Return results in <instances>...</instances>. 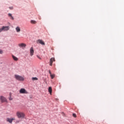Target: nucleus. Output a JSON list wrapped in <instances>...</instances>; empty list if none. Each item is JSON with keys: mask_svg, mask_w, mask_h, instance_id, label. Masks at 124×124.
<instances>
[{"mask_svg": "<svg viewBox=\"0 0 124 124\" xmlns=\"http://www.w3.org/2000/svg\"><path fill=\"white\" fill-rule=\"evenodd\" d=\"M55 58H51L50 59V62H49V65L50 66H52L53 65V62H55Z\"/></svg>", "mask_w": 124, "mask_h": 124, "instance_id": "nucleus-6", "label": "nucleus"}, {"mask_svg": "<svg viewBox=\"0 0 124 124\" xmlns=\"http://www.w3.org/2000/svg\"><path fill=\"white\" fill-rule=\"evenodd\" d=\"M31 24H36V21L35 20H32L31 21Z\"/></svg>", "mask_w": 124, "mask_h": 124, "instance_id": "nucleus-16", "label": "nucleus"}, {"mask_svg": "<svg viewBox=\"0 0 124 124\" xmlns=\"http://www.w3.org/2000/svg\"><path fill=\"white\" fill-rule=\"evenodd\" d=\"M16 32H20V31H21V28H20V27L17 26L16 28Z\"/></svg>", "mask_w": 124, "mask_h": 124, "instance_id": "nucleus-11", "label": "nucleus"}, {"mask_svg": "<svg viewBox=\"0 0 124 124\" xmlns=\"http://www.w3.org/2000/svg\"><path fill=\"white\" fill-rule=\"evenodd\" d=\"M0 54L1 55L3 54V51L1 49H0Z\"/></svg>", "mask_w": 124, "mask_h": 124, "instance_id": "nucleus-20", "label": "nucleus"}, {"mask_svg": "<svg viewBox=\"0 0 124 124\" xmlns=\"http://www.w3.org/2000/svg\"><path fill=\"white\" fill-rule=\"evenodd\" d=\"M20 93H28V92L26 91L25 89H21L19 91Z\"/></svg>", "mask_w": 124, "mask_h": 124, "instance_id": "nucleus-8", "label": "nucleus"}, {"mask_svg": "<svg viewBox=\"0 0 124 124\" xmlns=\"http://www.w3.org/2000/svg\"><path fill=\"white\" fill-rule=\"evenodd\" d=\"M32 80L33 81H37V80H38V78H32Z\"/></svg>", "mask_w": 124, "mask_h": 124, "instance_id": "nucleus-15", "label": "nucleus"}, {"mask_svg": "<svg viewBox=\"0 0 124 124\" xmlns=\"http://www.w3.org/2000/svg\"><path fill=\"white\" fill-rule=\"evenodd\" d=\"M9 8H10V9H11V10L13 9V8L12 7H9Z\"/></svg>", "mask_w": 124, "mask_h": 124, "instance_id": "nucleus-23", "label": "nucleus"}, {"mask_svg": "<svg viewBox=\"0 0 124 124\" xmlns=\"http://www.w3.org/2000/svg\"><path fill=\"white\" fill-rule=\"evenodd\" d=\"M12 58L14 60H15L16 62H17L18 61V58H17L14 55H12Z\"/></svg>", "mask_w": 124, "mask_h": 124, "instance_id": "nucleus-12", "label": "nucleus"}, {"mask_svg": "<svg viewBox=\"0 0 124 124\" xmlns=\"http://www.w3.org/2000/svg\"><path fill=\"white\" fill-rule=\"evenodd\" d=\"M9 17H10V19L11 20H14V17L12 16V14H8Z\"/></svg>", "mask_w": 124, "mask_h": 124, "instance_id": "nucleus-13", "label": "nucleus"}, {"mask_svg": "<svg viewBox=\"0 0 124 124\" xmlns=\"http://www.w3.org/2000/svg\"><path fill=\"white\" fill-rule=\"evenodd\" d=\"M18 46L20 48H25L27 46V45H26V44L24 43H20L18 44Z\"/></svg>", "mask_w": 124, "mask_h": 124, "instance_id": "nucleus-5", "label": "nucleus"}, {"mask_svg": "<svg viewBox=\"0 0 124 124\" xmlns=\"http://www.w3.org/2000/svg\"><path fill=\"white\" fill-rule=\"evenodd\" d=\"M2 29L3 31H8L9 30V27L8 26H3L2 27Z\"/></svg>", "mask_w": 124, "mask_h": 124, "instance_id": "nucleus-10", "label": "nucleus"}, {"mask_svg": "<svg viewBox=\"0 0 124 124\" xmlns=\"http://www.w3.org/2000/svg\"><path fill=\"white\" fill-rule=\"evenodd\" d=\"M9 96H10L9 98V100H12V99H13L11 97V93H10Z\"/></svg>", "mask_w": 124, "mask_h": 124, "instance_id": "nucleus-17", "label": "nucleus"}, {"mask_svg": "<svg viewBox=\"0 0 124 124\" xmlns=\"http://www.w3.org/2000/svg\"><path fill=\"white\" fill-rule=\"evenodd\" d=\"M15 78L18 81H24V80H25V78H24L23 77L17 75H15Z\"/></svg>", "mask_w": 124, "mask_h": 124, "instance_id": "nucleus-2", "label": "nucleus"}, {"mask_svg": "<svg viewBox=\"0 0 124 124\" xmlns=\"http://www.w3.org/2000/svg\"><path fill=\"white\" fill-rule=\"evenodd\" d=\"M48 92H49L50 94H52V87H49L48 88Z\"/></svg>", "mask_w": 124, "mask_h": 124, "instance_id": "nucleus-14", "label": "nucleus"}, {"mask_svg": "<svg viewBox=\"0 0 124 124\" xmlns=\"http://www.w3.org/2000/svg\"><path fill=\"white\" fill-rule=\"evenodd\" d=\"M37 58H38V59H40V60H41V58H40L38 56H37Z\"/></svg>", "mask_w": 124, "mask_h": 124, "instance_id": "nucleus-24", "label": "nucleus"}, {"mask_svg": "<svg viewBox=\"0 0 124 124\" xmlns=\"http://www.w3.org/2000/svg\"><path fill=\"white\" fill-rule=\"evenodd\" d=\"M0 100L1 101V102H2V103H3V102H7V100L3 96H0Z\"/></svg>", "mask_w": 124, "mask_h": 124, "instance_id": "nucleus-3", "label": "nucleus"}, {"mask_svg": "<svg viewBox=\"0 0 124 124\" xmlns=\"http://www.w3.org/2000/svg\"><path fill=\"white\" fill-rule=\"evenodd\" d=\"M16 116L19 119H24L25 118V114L19 111L16 112Z\"/></svg>", "mask_w": 124, "mask_h": 124, "instance_id": "nucleus-1", "label": "nucleus"}, {"mask_svg": "<svg viewBox=\"0 0 124 124\" xmlns=\"http://www.w3.org/2000/svg\"><path fill=\"white\" fill-rule=\"evenodd\" d=\"M37 43H39V44H41L42 45H45V43L42 40L39 39L37 41Z\"/></svg>", "mask_w": 124, "mask_h": 124, "instance_id": "nucleus-7", "label": "nucleus"}, {"mask_svg": "<svg viewBox=\"0 0 124 124\" xmlns=\"http://www.w3.org/2000/svg\"><path fill=\"white\" fill-rule=\"evenodd\" d=\"M3 30L2 29V28H0V32H1V31H2Z\"/></svg>", "mask_w": 124, "mask_h": 124, "instance_id": "nucleus-21", "label": "nucleus"}, {"mask_svg": "<svg viewBox=\"0 0 124 124\" xmlns=\"http://www.w3.org/2000/svg\"><path fill=\"white\" fill-rule=\"evenodd\" d=\"M34 53V50H33V47H31L30 49V56L32 57L33 56V53Z\"/></svg>", "mask_w": 124, "mask_h": 124, "instance_id": "nucleus-9", "label": "nucleus"}, {"mask_svg": "<svg viewBox=\"0 0 124 124\" xmlns=\"http://www.w3.org/2000/svg\"><path fill=\"white\" fill-rule=\"evenodd\" d=\"M15 120V118H7L6 121L8 122V123H9L10 124H12V122Z\"/></svg>", "mask_w": 124, "mask_h": 124, "instance_id": "nucleus-4", "label": "nucleus"}, {"mask_svg": "<svg viewBox=\"0 0 124 124\" xmlns=\"http://www.w3.org/2000/svg\"><path fill=\"white\" fill-rule=\"evenodd\" d=\"M49 73L50 75H51V74H52L51 71L49 70Z\"/></svg>", "mask_w": 124, "mask_h": 124, "instance_id": "nucleus-22", "label": "nucleus"}, {"mask_svg": "<svg viewBox=\"0 0 124 124\" xmlns=\"http://www.w3.org/2000/svg\"><path fill=\"white\" fill-rule=\"evenodd\" d=\"M73 117H74V118H76L77 117V116L76 115V114L73 113Z\"/></svg>", "mask_w": 124, "mask_h": 124, "instance_id": "nucleus-19", "label": "nucleus"}, {"mask_svg": "<svg viewBox=\"0 0 124 124\" xmlns=\"http://www.w3.org/2000/svg\"><path fill=\"white\" fill-rule=\"evenodd\" d=\"M50 77L51 79H54V77H55V75L51 74Z\"/></svg>", "mask_w": 124, "mask_h": 124, "instance_id": "nucleus-18", "label": "nucleus"}]
</instances>
